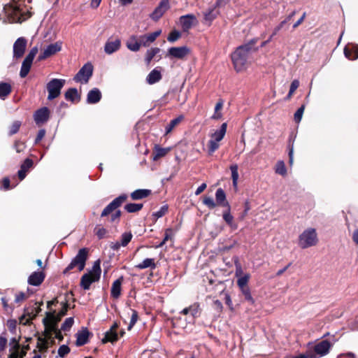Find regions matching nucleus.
Listing matches in <instances>:
<instances>
[{
    "label": "nucleus",
    "instance_id": "obj_7",
    "mask_svg": "<svg viewBox=\"0 0 358 358\" xmlns=\"http://www.w3.org/2000/svg\"><path fill=\"white\" fill-rule=\"evenodd\" d=\"M317 242L316 230L314 228H308L299 235L298 245L305 249L315 245Z\"/></svg>",
    "mask_w": 358,
    "mask_h": 358
},
{
    "label": "nucleus",
    "instance_id": "obj_2",
    "mask_svg": "<svg viewBox=\"0 0 358 358\" xmlns=\"http://www.w3.org/2000/svg\"><path fill=\"white\" fill-rule=\"evenodd\" d=\"M127 195L122 194L113 199L102 211L101 217H106L111 214L110 222H118L122 215L117 208L125 201Z\"/></svg>",
    "mask_w": 358,
    "mask_h": 358
},
{
    "label": "nucleus",
    "instance_id": "obj_8",
    "mask_svg": "<svg viewBox=\"0 0 358 358\" xmlns=\"http://www.w3.org/2000/svg\"><path fill=\"white\" fill-rule=\"evenodd\" d=\"M216 203L210 196H205L203 203L208 208L213 209L217 205L229 208V203L226 199V194L222 188H218L215 192Z\"/></svg>",
    "mask_w": 358,
    "mask_h": 358
},
{
    "label": "nucleus",
    "instance_id": "obj_47",
    "mask_svg": "<svg viewBox=\"0 0 358 358\" xmlns=\"http://www.w3.org/2000/svg\"><path fill=\"white\" fill-rule=\"evenodd\" d=\"M180 36H181V34L180 31H178L177 30H173L169 34V35L167 38V40L171 43H173V42L176 41L178 39H179Z\"/></svg>",
    "mask_w": 358,
    "mask_h": 358
},
{
    "label": "nucleus",
    "instance_id": "obj_20",
    "mask_svg": "<svg viewBox=\"0 0 358 358\" xmlns=\"http://www.w3.org/2000/svg\"><path fill=\"white\" fill-rule=\"evenodd\" d=\"M162 78L161 69L159 67H157L149 73L146 81L149 85H153L160 81Z\"/></svg>",
    "mask_w": 358,
    "mask_h": 358
},
{
    "label": "nucleus",
    "instance_id": "obj_9",
    "mask_svg": "<svg viewBox=\"0 0 358 358\" xmlns=\"http://www.w3.org/2000/svg\"><path fill=\"white\" fill-rule=\"evenodd\" d=\"M65 80L52 78L46 85V89L48 92V100L52 101L57 98L60 94L61 90L65 85Z\"/></svg>",
    "mask_w": 358,
    "mask_h": 358
},
{
    "label": "nucleus",
    "instance_id": "obj_31",
    "mask_svg": "<svg viewBox=\"0 0 358 358\" xmlns=\"http://www.w3.org/2000/svg\"><path fill=\"white\" fill-rule=\"evenodd\" d=\"M12 92V87L8 83H0V99L4 100Z\"/></svg>",
    "mask_w": 358,
    "mask_h": 358
},
{
    "label": "nucleus",
    "instance_id": "obj_57",
    "mask_svg": "<svg viewBox=\"0 0 358 358\" xmlns=\"http://www.w3.org/2000/svg\"><path fill=\"white\" fill-rule=\"evenodd\" d=\"M287 24V20H282L278 26H276L272 34L271 35V38H273L277 33L282 29L286 24Z\"/></svg>",
    "mask_w": 358,
    "mask_h": 358
},
{
    "label": "nucleus",
    "instance_id": "obj_21",
    "mask_svg": "<svg viewBox=\"0 0 358 358\" xmlns=\"http://www.w3.org/2000/svg\"><path fill=\"white\" fill-rule=\"evenodd\" d=\"M44 279L45 274L42 271H35L29 275L28 283L33 286H38L43 282Z\"/></svg>",
    "mask_w": 358,
    "mask_h": 358
},
{
    "label": "nucleus",
    "instance_id": "obj_4",
    "mask_svg": "<svg viewBox=\"0 0 358 358\" xmlns=\"http://www.w3.org/2000/svg\"><path fill=\"white\" fill-rule=\"evenodd\" d=\"M336 341L335 336H332L328 340H322L316 343L313 348L309 347L308 350L310 355L315 356V358H320L327 355Z\"/></svg>",
    "mask_w": 358,
    "mask_h": 358
},
{
    "label": "nucleus",
    "instance_id": "obj_60",
    "mask_svg": "<svg viewBox=\"0 0 358 358\" xmlns=\"http://www.w3.org/2000/svg\"><path fill=\"white\" fill-rule=\"evenodd\" d=\"M315 356L310 355V353L308 349L305 353L299 354L296 356H294L292 358H315Z\"/></svg>",
    "mask_w": 358,
    "mask_h": 358
},
{
    "label": "nucleus",
    "instance_id": "obj_51",
    "mask_svg": "<svg viewBox=\"0 0 358 358\" xmlns=\"http://www.w3.org/2000/svg\"><path fill=\"white\" fill-rule=\"evenodd\" d=\"M70 352V348L66 345H61L58 349V355L61 357H64Z\"/></svg>",
    "mask_w": 358,
    "mask_h": 358
},
{
    "label": "nucleus",
    "instance_id": "obj_26",
    "mask_svg": "<svg viewBox=\"0 0 358 358\" xmlns=\"http://www.w3.org/2000/svg\"><path fill=\"white\" fill-rule=\"evenodd\" d=\"M195 20V16L192 14L182 15L180 17V22L184 30L190 29L192 27Z\"/></svg>",
    "mask_w": 358,
    "mask_h": 358
},
{
    "label": "nucleus",
    "instance_id": "obj_32",
    "mask_svg": "<svg viewBox=\"0 0 358 358\" xmlns=\"http://www.w3.org/2000/svg\"><path fill=\"white\" fill-rule=\"evenodd\" d=\"M136 268L138 269H145L147 268H151L152 269H154L156 268V264L155 263L154 259L147 258L145 259L141 263L137 264Z\"/></svg>",
    "mask_w": 358,
    "mask_h": 358
},
{
    "label": "nucleus",
    "instance_id": "obj_15",
    "mask_svg": "<svg viewBox=\"0 0 358 358\" xmlns=\"http://www.w3.org/2000/svg\"><path fill=\"white\" fill-rule=\"evenodd\" d=\"M189 52V49L187 46L172 47L168 50L167 56L176 59H183Z\"/></svg>",
    "mask_w": 358,
    "mask_h": 358
},
{
    "label": "nucleus",
    "instance_id": "obj_58",
    "mask_svg": "<svg viewBox=\"0 0 358 358\" xmlns=\"http://www.w3.org/2000/svg\"><path fill=\"white\" fill-rule=\"evenodd\" d=\"M7 326L9 329V330L12 332V333H14L15 331V329H16V326H17V321L16 320H8L7 321Z\"/></svg>",
    "mask_w": 358,
    "mask_h": 358
},
{
    "label": "nucleus",
    "instance_id": "obj_17",
    "mask_svg": "<svg viewBox=\"0 0 358 358\" xmlns=\"http://www.w3.org/2000/svg\"><path fill=\"white\" fill-rule=\"evenodd\" d=\"M118 327V324L115 322L110 328L108 331L105 333L104 337L102 338L101 342L103 343H106L108 342L114 343L118 339V335L117 332V329Z\"/></svg>",
    "mask_w": 358,
    "mask_h": 358
},
{
    "label": "nucleus",
    "instance_id": "obj_29",
    "mask_svg": "<svg viewBox=\"0 0 358 358\" xmlns=\"http://www.w3.org/2000/svg\"><path fill=\"white\" fill-rule=\"evenodd\" d=\"M122 282V277L115 280L111 287L110 294L114 299H117L121 294V285Z\"/></svg>",
    "mask_w": 358,
    "mask_h": 358
},
{
    "label": "nucleus",
    "instance_id": "obj_49",
    "mask_svg": "<svg viewBox=\"0 0 358 358\" xmlns=\"http://www.w3.org/2000/svg\"><path fill=\"white\" fill-rule=\"evenodd\" d=\"M36 315H22L19 318L20 324L26 325L29 323L30 320H32Z\"/></svg>",
    "mask_w": 358,
    "mask_h": 358
},
{
    "label": "nucleus",
    "instance_id": "obj_61",
    "mask_svg": "<svg viewBox=\"0 0 358 358\" xmlns=\"http://www.w3.org/2000/svg\"><path fill=\"white\" fill-rule=\"evenodd\" d=\"M299 81L298 80H294L291 83L289 92H291V93H294V92L299 87Z\"/></svg>",
    "mask_w": 358,
    "mask_h": 358
},
{
    "label": "nucleus",
    "instance_id": "obj_43",
    "mask_svg": "<svg viewBox=\"0 0 358 358\" xmlns=\"http://www.w3.org/2000/svg\"><path fill=\"white\" fill-rule=\"evenodd\" d=\"M223 220L229 224L232 225V222L234 220V217L231 215L230 213V207L227 208L226 210L223 212Z\"/></svg>",
    "mask_w": 358,
    "mask_h": 358
},
{
    "label": "nucleus",
    "instance_id": "obj_5",
    "mask_svg": "<svg viewBox=\"0 0 358 358\" xmlns=\"http://www.w3.org/2000/svg\"><path fill=\"white\" fill-rule=\"evenodd\" d=\"M57 315H46V317L43 319V322L47 336H50L52 334H54L55 338L62 341L63 336L60 330L57 328V323L60 318L56 317Z\"/></svg>",
    "mask_w": 358,
    "mask_h": 358
},
{
    "label": "nucleus",
    "instance_id": "obj_35",
    "mask_svg": "<svg viewBox=\"0 0 358 358\" xmlns=\"http://www.w3.org/2000/svg\"><path fill=\"white\" fill-rule=\"evenodd\" d=\"M160 52L159 48H152L148 49L146 52L145 60L148 64H149L152 59Z\"/></svg>",
    "mask_w": 358,
    "mask_h": 358
},
{
    "label": "nucleus",
    "instance_id": "obj_19",
    "mask_svg": "<svg viewBox=\"0 0 358 358\" xmlns=\"http://www.w3.org/2000/svg\"><path fill=\"white\" fill-rule=\"evenodd\" d=\"M162 31L157 30L149 34L141 35L139 40L141 45L144 47H148L152 43H153L156 38L161 34Z\"/></svg>",
    "mask_w": 358,
    "mask_h": 358
},
{
    "label": "nucleus",
    "instance_id": "obj_64",
    "mask_svg": "<svg viewBox=\"0 0 358 358\" xmlns=\"http://www.w3.org/2000/svg\"><path fill=\"white\" fill-rule=\"evenodd\" d=\"M7 344V338L4 336H0V352L5 350Z\"/></svg>",
    "mask_w": 358,
    "mask_h": 358
},
{
    "label": "nucleus",
    "instance_id": "obj_23",
    "mask_svg": "<svg viewBox=\"0 0 358 358\" xmlns=\"http://www.w3.org/2000/svg\"><path fill=\"white\" fill-rule=\"evenodd\" d=\"M101 99V93L98 88L90 90L87 96V102L90 104L98 103Z\"/></svg>",
    "mask_w": 358,
    "mask_h": 358
},
{
    "label": "nucleus",
    "instance_id": "obj_41",
    "mask_svg": "<svg viewBox=\"0 0 358 358\" xmlns=\"http://www.w3.org/2000/svg\"><path fill=\"white\" fill-rule=\"evenodd\" d=\"M133 236L131 232H125L122 234L121 236V245L122 247H125L128 245V243L131 241Z\"/></svg>",
    "mask_w": 358,
    "mask_h": 358
},
{
    "label": "nucleus",
    "instance_id": "obj_24",
    "mask_svg": "<svg viewBox=\"0 0 358 358\" xmlns=\"http://www.w3.org/2000/svg\"><path fill=\"white\" fill-rule=\"evenodd\" d=\"M141 46V41L139 40V38L136 36L132 35L129 37L127 42V48L133 52H137L140 50Z\"/></svg>",
    "mask_w": 358,
    "mask_h": 358
},
{
    "label": "nucleus",
    "instance_id": "obj_46",
    "mask_svg": "<svg viewBox=\"0 0 358 358\" xmlns=\"http://www.w3.org/2000/svg\"><path fill=\"white\" fill-rule=\"evenodd\" d=\"M199 305L196 303L190 306L188 308H184L180 313H196L199 311Z\"/></svg>",
    "mask_w": 358,
    "mask_h": 358
},
{
    "label": "nucleus",
    "instance_id": "obj_55",
    "mask_svg": "<svg viewBox=\"0 0 358 358\" xmlns=\"http://www.w3.org/2000/svg\"><path fill=\"white\" fill-rule=\"evenodd\" d=\"M13 148L17 153H20L24 151L25 145L22 142L17 141L15 142Z\"/></svg>",
    "mask_w": 358,
    "mask_h": 358
},
{
    "label": "nucleus",
    "instance_id": "obj_38",
    "mask_svg": "<svg viewBox=\"0 0 358 358\" xmlns=\"http://www.w3.org/2000/svg\"><path fill=\"white\" fill-rule=\"evenodd\" d=\"M143 208L142 203H128L124 206V209L128 213H136L141 210Z\"/></svg>",
    "mask_w": 358,
    "mask_h": 358
},
{
    "label": "nucleus",
    "instance_id": "obj_40",
    "mask_svg": "<svg viewBox=\"0 0 358 358\" xmlns=\"http://www.w3.org/2000/svg\"><path fill=\"white\" fill-rule=\"evenodd\" d=\"M275 173L281 176L287 174V169L283 161H278L275 165Z\"/></svg>",
    "mask_w": 358,
    "mask_h": 358
},
{
    "label": "nucleus",
    "instance_id": "obj_10",
    "mask_svg": "<svg viewBox=\"0 0 358 358\" xmlns=\"http://www.w3.org/2000/svg\"><path fill=\"white\" fill-rule=\"evenodd\" d=\"M38 47L35 46L32 48L23 60L20 71V76L21 78H25L28 75L31 67L33 60L38 53Z\"/></svg>",
    "mask_w": 358,
    "mask_h": 358
},
{
    "label": "nucleus",
    "instance_id": "obj_52",
    "mask_svg": "<svg viewBox=\"0 0 358 358\" xmlns=\"http://www.w3.org/2000/svg\"><path fill=\"white\" fill-rule=\"evenodd\" d=\"M168 211V206L164 205L160 208V209L153 213V215L157 218L162 217L164 216Z\"/></svg>",
    "mask_w": 358,
    "mask_h": 358
},
{
    "label": "nucleus",
    "instance_id": "obj_50",
    "mask_svg": "<svg viewBox=\"0 0 358 358\" xmlns=\"http://www.w3.org/2000/svg\"><path fill=\"white\" fill-rule=\"evenodd\" d=\"M95 234L97 236V237L99 239H102L105 237L107 231L103 227H100L99 226H96L94 229Z\"/></svg>",
    "mask_w": 358,
    "mask_h": 358
},
{
    "label": "nucleus",
    "instance_id": "obj_54",
    "mask_svg": "<svg viewBox=\"0 0 358 358\" xmlns=\"http://www.w3.org/2000/svg\"><path fill=\"white\" fill-rule=\"evenodd\" d=\"M28 297V294L24 292H20L16 294L15 297V303H20Z\"/></svg>",
    "mask_w": 358,
    "mask_h": 358
},
{
    "label": "nucleus",
    "instance_id": "obj_18",
    "mask_svg": "<svg viewBox=\"0 0 358 358\" xmlns=\"http://www.w3.org/2000/svg\"><path fill=\"white\" fill-rule=\"evenodd\" d=\"M121 47V40L118 38L113 41L108 39L104 45V52L107 55H112L118 51Z\"/></svg>",
    "mask_w": 358,
    "mask_h": 358
},
{
    "label": "nucleus",
    "instance_id": "obj_45",
    "mask_svg": "<svg viewBox=\"0 0 358 358\" xmlns=\"http://www.w3.org/2000/svg\"><path fill=\"white\" fill-rule=\"evenodd\" d=\"M21 126V122L19 120L14 121L13 124H11L9 130V135L12 136L15 134H16Z\"/></svg>",
    "mask_w": 358,
    "mask_h": 358
},
{
    "label": "nucleus",
    "instance_id": "obj_62",
    "mask_svg": "<svg viewBox=\"0 0 358 358\" xmlns=\"http://www.w3.org/2000/svg\"><path fill=\"white\" fill-rule=\"evenodd\" d=\"M173 235V230L171 228L166 229L164 234V238L163 241L166 243L169 239L171 238V236Z\"/></svg>",
    "mask_w": 358,
    "mask_h": 358
},
{
    "label": "nucleus",
    "instance_id": "obj_22",
    "mask_svg": "<svg viewBox=\"0 0 358 358\" xmlns=\"http://www.w3.org/2000/svg\"><path fill=\"white\" fill-rule=\"evenodd\" d=\"M345 56L349 59H357L358 58V45L350 44L344 48Z\"/></svg>",
    "mask_w": 358,
    "mask_h": 358
},
{
    "label": "nucleus",
    "instance_id": "obj_27",
    "mask_svg": "<svg viewBox=\"0 0 358 358\" xmlns=\"http://www.w3.org/2000/svg\"><path fill=\"white\" fill-rule=\"evenodd\" d=\"M227 124L226 122L222 124L220 128L217 130H215L213 133L210 134L211 139L215 141H221L227 132Z\"/></svg>",
    "mask_w": 358,
    "mask_h": 358
},
{
    "label": "nucleus",
    "instance_id": "obj_59",
    "mask_svg": "<svg viewBox=\"0 0 358 358\" xmlns=\"http://www.w3.org/2000/svg\"><path fill=\"white\" fill-rule=\"evenodd\" d=\"M45 130L43 129H40L38 132V134L35 139L34 143L38 144L43 139V138L45 136Z\"/></svg>",
    "mask_w": 358,
    "mask_h": 358
},
{
    "label": "nucleus",
    "instance_id": "obj_39",
    "mask_svg": "<svg viewBox=\"0 0 358 358\" xmlns=\"http://www.w3.org/2000/svg\"><path fill=\"white\" fill-rule=\"evenodd\" d=\"M250 274L245 273L243 275V276L238 278L237 285L239 287L240 289L245 287H248L247 285L250 279Z\"/></svg>",
    "mask_w": 358,
    "mask_h": 358
},
{
    "label": "nucleus",
    "instance_id": "obj_48",
    "mask_svg": "<svg viewBox=\"0 0 358 358\" xmlns=\"http://www.w3.org/2000/svg\"><path fill=\"white\" fill-rule=\"evenodd\" d=\"M305 109V106L302 105L294 113V120L296 122L299 123L301 122L303 112Z\"/></svg>",
    "mask_w": 358,
    "mask_h": 358
},
{
    "label": "nucleus",
    "instance_id": "obj_28",
    "mask_svg": "<svg viewBox=\"0 0 358 358\" xmlns=\"http://www.w3.org/2000/svg\"><path fill=\"white\" fill-rule=\"evenodd\" d=\"M170 150L171 148H162L159 145H155L152 152V159L157 161L159 159L166 156Z\"/></svg>",
    "mask_w": 358,
    "mask_h": 358
},
{
    "label": "nucleus",
    "instance_id": "obj_14",
    "mask_svg": "<svg viewBox=\"0 0 358 358\" xmlns=\"http://www.w3.org/2000/svg\"><path fill=\"white\" fill-rule=\"evenodd\" d=\"M170 8L169 0H162L159 5L155 8L153 12L150 15V17L154 21H157L166 10Z\"/></svg>",
    "mask_w": 358,
    "mask_h": 358
},
{
    "label": "nucleus",
    "instance_id": "obj_1",
    "mask_svg": "<svg viewBox=\"0 0 358 358\" xmlns=\"http://www.w3.org/2000/svg\"><path fill=\"white\" fill-rule=\"evenodd\" d=\"M256 39H252L248 43L238 47L231 54V60L235 70L237 72L247 69L252 60V55L258 50L255 46Z\"/></svg>",
    "mask_w": 358,
    "mask_h": 358
},
{
    "label": "nucleus",
    "instance_id": "obj_44",
    "mask_svg": "<svg viewBox=\"0 0 358 358\" xmlns=\"http://www.w3.org/2000/svg\"><path fill=\"white\" fill-rule=\"evenodd\" d=\"M73 322H74V320L73 317L66 318L65 320V321L64 322V323L62 324V325L61 327V329L64 331H69L73 326Z\"/></svg>",
    "mask_w": 358,
    "mask_h": 358
},
{
    "label": "nucleus",
    "instance_id": "obj_34",
    "mask_svg": "<svg viewBox=\"0 0 358 358\" xmlns=\"http://www.w3.org/2000/svg\"><path fill=\"white\" fill-rule=\"evenodd\" d=\"M215 6L210 8L203 13L204 20L206 22H208V24H210L213 20H214L217 17V13L215 12Z\"/></svg>",
    "mask_w": 358,
    "mask_h": 358
},
{
    "label": "nucleus",
    "instance_id": "obj_12",
    "mask_svg": "<svg viewBox=\"0 0 358 358\" xmlns=\"http://www.w3.org/2000/svg\"><path fill=\"white\" fill-rule=\"evenodd\" d=\"M27 41L24 37L18 38L13 44V58L18 59L21 58L26 50Z\"/></svg>",
    "mask_w": 358,
    "mask_h": 358
},
{
    "label": "nucleus",
    "instance_id": "obj_56",
    "mask_svg": "<svg viewBox=\"0 0 358 358\" xmlns=\"http://www.w3.org/2000/svg\"><path fill=\"white\" fill-rule=\"evenodd\" d=\"M33 166V161L31 159H26L23 164L21 165L20 169L24 171H27Z\"/></svg>",
    "mask_w": 358,
    "mask_h": 358
},
{
    "label": "nucleus",
    "instance_id": "obj_13",
    "mask_svg": "<svg viewBox=\"0 0 358 358\" xmlns=\"http://www.w3.org/2000/svg\"><path fill=\"white\" fill-rule=\"evenodd\" d=\"M61 50H62V42L57 41L55 43H51L49 45H48L44 49L43 52L39 55L38 59L39 61L45 59L46 58L59 52Z\"/></svg>",
    "mask_w": 358,
    "mask_h": 358
},
{
    "label": "nucleus",
    "instance_id": "obj_42",
    "mask_svg": "<svg viewBox=\"0 0 358 358\" xmlns=\"http://www.w3.org/2000/svg\"><path fill=\"white\" fill-rule=\"evenodd\" d=\"M220 142L210 139L208 142V154L212 155L220 147Z\"/></svg>",
    "mask_w": 358,
    "mask_h": 358
},
{
    "label": "nucleus",
    "instance_id": "obj_6",
    "mask_svg": "<svg viewBox=\"0 0 358 358\" xmlns=\"http://www.w3.org/2000/svg\"><path fill=\"white\" fill-rule=\"evenodd\" d=\"M88 252L89 250L86 248L80 249L76 256L64 269V273L66 274L69 271L75 268H77L78 271H82L85 268L86 261L88 257Z\"/></svg>",
    "mask_w": 358,
    "mask_h": 358
},
{
    "label": "nucleus",
    "instance_id": "obj_25",
    "mask_svg": "<svg viewBox=\"0 0 358 358\" xmlns=\"http://www.w3.org/2000/svg\"><path fill=\"white\" fill-rule=\"evenodd\" d=\"M90 332L87 329H83L81 331L76 334V342L77 346H82L87 343L89 340Z\"/></svg>",
    "mask_w": 358,
    "mask_h": 358
},
{
    "label": "nucleus",
    "instance_id": "obj_63",
    "mask_svg": "<svg viewBox=\"0 0 358 358\" xmlns=\"http://www.w3.org/2000/svg\"><path fill=\"white\" fill-rule=\"evenodd\" d=\"M235 275L237 278H240V277L243 276L242 268H241L240 264H238V263H236Z\"/></svg>",
    "mask_w": 358,
    "mask_h": 358
},
{
    "label": "nucleus",
    "instance_id": "obj_33",
    "mask_svg": "<svg viewBox=\"0 0 358 358\" xmlns=\"http://www.w3.org/2000/svg\"><path fill=\"white\" fill-rule=\"evenodd\" d=\"M230 170H231V179H232V183H233V186L234 187H235L236 189L237 188V185H238V166L237 164H232L231 166H230Z\"/></svg>",
    "mask_w": 358,
    "mask_h": 358
},
{
    "label": "nucleus",
    "instance_id": "obj_30",
    "mask_svg": "<svg viewBox=\"0 0 358 358\" xmlns=\"http://www.w3.org/2000/svg\"><path fill=\"white\" fill-rule=\"evenodd\" d=\"M151 193L149 189H136L131 194L133 200H139L148 196Z\"/></svg>",
    "mask_w": 358,
    "mask_h": 358
},
{
    "label": "nucleus",
    "instance_id": "obj_16",
    "mask_svg": "<svg viewBox=\"0 0 358 358\" xmlns=\"http://www.w3.org/2000/svg\"><path fill=\"white\" fill-rule=\"evenodd\" d=\"M50 117V110L47 107H43L37 110L34 114V119L37 124L46 122Z\"/></svg>",
    "mask_w": 358,
    "mask_h": 358
},
{
    "label": "nucleus",
    "instance_id": "obj_11",
    "mask_svg": "<svg viewBox=\"0 0 358 358\" xmlns=\"http://www.w3.org/2000/svg\"><path fill=\"white\" fill-rule=\"evenodd\" d=\"M93 73V66L90 63H87L78 71L73 78L77 83H87Z\"/></svg>",
    "mask_w": 358,
    "mask_h": 358
},
{
    "label": "nucleus",
    "instance_id": "obj_37",
    "mask_svg": "<svg viewBox=\"0 0 358 358\" xmlns=\"http://www.w3.org/2000/svg\"><path fill=\"white\" fill-rule=\"evenodd\" d=\"M182 119H183V116L180 115L179 117L172 120L169 122V124H168L166 127V129H165L166 134L170 133L174 129V127L182 121Z\"/></svg>",
    "mask_w": 358,
    "mask_h": 358
},
{
    "label": "nucleus",
    "instance_id": "obj_3",
    "mask_svg": "<svg viewBox=\"0 0 358 358\" xmlns=\"http://www.w3.org/2000/svg\"><path fill=\"white\" fill-rule=\"evenodd\" d=\"M101 269L100 266V260L94 262L92 269L84 274L80 279V286L85 290L90 289V285L95 282L99 280L101 277Z\"/></svg>",
    "mask_w": 358,
    "mask_h": 358
},
{
    "label": "nucleus",
    "instance_id": "obj_36",
    "mask_svg": "<svg viewBox=\"0 0 358 358\" xmlns=\"http://www.w3.org/2000/svg\"><path fill=\"white\" fill-rule=\"evenodd\" d=\"M65 99L66 100L73 102L76 99H79V94L76 88L69 89L65 94Z\"/></svg>",
    "mask_w": 358,
    "mask_h": 358
},
{
    "label": "nucleus",
    "instance_id": "obj_53",
    "mask_svg": "<svg viewBox=\"0 0 358 358\" xmlns=\"http://www.w3.org/2000/svg\"><path fill=\"white\" fill-rule=\"evenodd\" d=\"M241 291L242 294H243L245 300H247L248 301L253 302V299L252 297V295L250 294V290L248 287L241 289Z\"/></svg>",
    "mask_w": 358,
    "mask_h": 358
}]
</instances>
